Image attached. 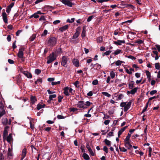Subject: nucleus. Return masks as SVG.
Here are the masks:
<instances>
[{
  "mask_svg": "<svg viewBox=\"0 0 160 160\" xmlns=\"http://www.w3.org/2000/svg\"><path fill=\"white\" fill-rule=\"evenodd\" d=\"M131 101H130L128 102H122L120 104L121 107H124L123 111L124 112H127L130 108L131 105Z\"/></svg>",
  "mask_w": 160,
  "mask_h": 160,
  "instance_id": "1",
  "label": "nucleus"
},
{
  "mask_svg": "<svg viewBox=\"0 0 160 160\" xmlns=\"http://www.w3.org/2000/svg\"><path fill=\"white\" fill-rule=\"evenodd\" d=\"M57 42V39L54 37H51L48 40V43L49 46H53L55 45Z\"/></svg>",
  "mask_w": 160,
  "mask_h": 160,
  "instance_id": "2",
  "label": "nucleus"
},
{
  "mask_svg": "<svg viewBox=\"0 0 160 160\" xmlns=\"http://www.w3.org/2000/svg\"><path fill=\"white\" fill-rule=\"evenodd\" d=\"M56 59V58L54 56V53L52 52L50 54L49 56L47 58V63L49 64L51 63L52 61H54Z\"/></svg>",
  "mask_w": 160,
  "mask_h": 160,
  "instance_id": "3",
  "label": "nucleus"
},
{
  "mask_svg": "<svg viewBox=\"0 0 160 160\" xmlns=\"http://www.w3.org/2000/svg\"><path fill=\"white\" fill-rule=\"evenodd\" d=\"M11 123V119H9L8 121L6 118H3L2 119V123L3 125L6 126L8 124L10 125Z\"/></svg>",
  "mask_w": 160,
  "mask_h": 160,
  "instance_id": "4",
  "label": "nucleus"
},
{
  "mask_svg": "<svg viewBox=\"0 0 160 160\" xmlns=\"http://www.w3.org/2000/svg\"><path fill=\"white\" fill-rule=\"evenodd\" d=\"M24 50V48L23 47H22L19 49L17 55L18 57L19 58L21 59H22L23 58L24 55L23 51Z\"/></svg>",
  "mask_w": 160,
  "mask_h": 160,
  "instance_id": "5",
  "label": "nucleus"
},
{
  "mask_svg": "<svg viewBox=\"0 0 160 160\" xmlns=\"http://www.w3.org/2000/svg\"><path fill=\"white\" fill-rule=\"evenodd\" d=\"M77 107L81 108L84 109L87 108L86 106L85 103L83 101H78V103L76 105Z\"/></svg>",
  "mask_w": 160,
  "mask_h": 160,
  "instance_id": "6",
  "label": "nucleus"
},
{
  "mask_svg": "<svg viewBox=\"0 0 160 160\" xmlns=\"http://www.w3.org/2000/svg\"><path fill=\"white\" fill-rule=\"evenodd\" d=\"M68 61V58L66 56H63L62 58V61L61 62V64L65 67H67L66 65Z\"/></svg>",
  "mask_w": 160,
  "mask_h": 160,
  "instance_id": "7",
  "label": "nucleus"
},
{
  "mask_svg": "<svg viewBox=\"0 0 160 160\" xmlns=\"http://www.w3.org/2000/svg\"><path fill=\"white\" fill-rule=\"evenodd\" d=\"M62 2L63 4L67 5L68 7H71L73 5V3L69 0H62Z\"/></svg>",
  "mask_w": 160,
  "mask_h": 160,
  "instance_id": "8",
  "label": "nucleus"
},
{
  "mask_svg": "<svg viewBox=\"0 0 160 160\" xmlns=\"http://www.w3.org/2000/svg\"><path fill=\"white\" fill-rule=\"evenodd\" d=\"M6 140L8 143H9L11 144L13 140L12 134H10L7 137Z\"/></svg>",
  "mask_w": 160,
  "mask_h": 160,
  "instance_id": "9",
  "label": "nucleus"
},
{
  "mask_svg": "<svg viewBox=\"0 0 160 160\" xmlns=\"http://www.w3.org/2000/svg\"><path fill=\"white\" fill-rule=\"evenodd\" d=\"M125 146L128 149H130L132 147V146L130 142L129 141L124 142Z\"/></svg>",
  "mask_w": 160,
  "mask_h": 160,
  "instance_id": "10",
  "label": "nucleus"
},
{
  "mask_svg": "<svg viewBox=\"0 0 160 160\" xmlns=\"http://www.w3.org/2000/svg\"><path fill=\"white\" fill-rule=\"evenodd\" d=\"M22 72L28 78H32V76L31 74L29 72L23 71Z\"/></svg>",
  "mask_w": 160,
  "mask_h": 160,
  "instance_id": "11",
  "label": "nucleus"
},
{
  "mask_svg": "<svg viewBox=\"0 0 160 160\" xmlns=\"http://www.w3.org/2000/svg\"><path fill=\"white\" fill-rule=\"evenodd\" d=\"M30 100L31 103L34 104L35 102L37 101V100L35 96L31 95Z\"/></svg>",
  "mask_w": 160,
  "mask_h": 160,
  "instance_id": "12",
  "label": "nucleus"
},
{
  "mask_svg": "<svg viewBox=\"0 0 160 160\" xmlns=\"http://www.w3.org/2000/svg\"><path fill=\"white\" fill-rule=\"evenodd\" d=\"M69 87H65L63 88V93L65 95L68 96L70 95V94L69 93Z\"/></svg>",
  "mask_w": 160,
  "mask_h": 160,
  "instance_id": "13",
  "label": "nucleus"
},
{
  "mask_svg": "<svg viewBox=\"0 0 160 160\" xmlns=\"http://www.w3.org/2000/svg\"><path fill=\"white\" fill-rule=\"evenodd\" d=\"M2 16L3 20L5 23H8V19L7 14L5 12H3L2 13Z\"/></svg>",
  "mask_w": 160,
  "mask_h": 160,
  "instance_id": "14",
  "label": "nucleus"
},
{
  "mask_svg": "<svg viewBox=\"0 0 160 160\" xmlns=\"http://www.w3.org/2000/svg\"><path fill=\"white\" fill-rule=\"evenodd\" d=\"M125 43V41L123 40H118L114 42V44L117 45H122V43Z\"/></svg>",
  "mask_w": 160,
  "mask_h": 160,
  "instance_id": "15",
  "label": "nucleus"
},
{
  "mask_svg": "<svg viewBox=\"0 0 160 160\" xmlns=\"http://www.w3.org/2000/svg\"><path fill=\"white\" fill-rule=\"evenodd\" d=\"M14 4V2H12L7 7L6 11L7 13H9L10 12L11 8L13 7Z\"/></svg>",
  "mask_w": 160,
  "mask_h": 160,
  "instance_id": "16",
  "label": "nucleus"
},
{
  "mask_svg": "<svg viewBox=\"0 0 160 160\" xmlns=\"http://www.w3.org/2000/svg\"><path fill=\"white\" fill-rule=\"evenodd\" d=\"M68 28V26L67 25H65L59 29V30L61 32H63L66 30Z\"/></svg>",
  "mask_w": 160,
  "mask_h": 160,
  "instance_id": "17",
  "label": "nucleus"
},
{
  "mask_svg": "<svg viewBox=\"0 0 160 160\" xmlns=\"http://www.w3.org/2000/svg\"><path fill=\"white\" fill-rule=\"evenodd\" d=\"M72 62L73 65L76 67H78L79 66V63L78 60L77 59H74L73 60Z\"/></svg>",
  "mask_w": 160,
  "mask_h": 160,
  "instance_id": "18",
  "label": "nucleus"
},
{
  "mask_svg": "<svg viewBox=\"0 0 160 160\" xmlns=\"http://www.w3.org/2000/svg\"><path fill=\"white\" fill-rule=\"evenodd\" d=\"M56 97L57 95L55 94L50 95L49 96V100L48 101V103H49L51 101L53 100V98H56Z\"/></svg>",
  "mask_w": 160,
  "mask_h": 160,
  "instance_id": "19",
  "label": "nucleus"
},
{
  "mask_svg": "<svg viewBox=\"0 0 160 160\" xmlns=\"http://www.w3.org/2000/svg\"><path fill=\"white\" fill-rule=\"evenodd\" d=\"M26 154V149H23L22 150V158L21 160H23V158H25Z\"/></svg>",
  "mask_w": 160,
  "mask_h": 160,
  "instance_id": "20",
  "label": "nucleus"
},
{
  "mask_svg": "<svg viewBox=\"0 0 160 160\" xmlns=\"http://www.w3.org/2000/svg\"><path fill=\"white\" fill-rule=\"evenodd\" d=\"M45 107V104H43L41 105L40 103L38 104L37 105V108L38 110H39L40 109L44 108Z\"/></svg>",
  "mask_w": 160,
  "mask_h": 160,
  "instance_id": "21",
  "label": "nucleus"
},
{
  "mask_svg": "<svg viewBox=\"0 0 160 160\" xmlns=\"http://www.w3.org/2000/svg\"><path fill=\"white\" fill-rule=\"evenodd\" d=\"M5 112L4 109H1L0 110V118L5 114Z\"/></svg>",
  "mask_w": 160,
  "mask_h": 160,
  "instance_id": "22",
  "label": "nucleus"
},
{
  "mask_svg": "<svg viewBox=\"0 0 160 160\" xmlns=\"http://www.w3.org/2000/svg\"><path fill=\"white\" fill-rule=\"evenodd\" d=\"M82 157H83V158L86 160H89L90 159L89 156L85 153H83Z\"/></svg>",
  "mask_w": 160,
  "mask_h": 160,
  "instance_id": "23",
  "label": "nucleus"
},
{
  "mask_svg": "<svg viewBox=\"0 0 160 160\" xmlns=\"http://www.w3.org/2000/svg\"><path fill=\"white\" fill-rule=\"evenodd\" d=\"M8 130H4L3 133V140H5L6 139V137L8 134Z\"/></svg>",
  "mask_w": 160,
  "mask_h": 160,
  "instance_id": "24",
  "label": "nucleus"
},
{
  "mask_svg": "<svg viewBox=\"0 0 160 160\" xmlns=\"http://www.w3.org/2000/svg\"><path fill=\"white\" fill-rule=\"evenodd\" d=\"M145 72L148 80L149 81H150L151 79V76L150 72L148 71H146Z\"/></svg>",
  "mask_w": 160,
  "mask_h": 160,
  "instance_id": "25",
  "label": "nucleus"
},
{
  "mask_svg": "<svg viewBox=\"0 0 160 160\" xmlns=\"http://www.w3.org/2000/svg\"><path fill=\"white\" fill-rule=\"evenodd\" d=\"M134 84V81H132L130 82L128 85L129 88L130 89H132L133 87V85Z\"/></svg>",
  "mask_w": 160,
  "mask_h": 160,
  "instance_id": "26",
  "label": "nucleus"
},
{
  "mask_svg": "<svg viewBox=\"0 0 160 160\" xmlns=\"http://www.w3.org/2000/svg\"><path fill=\"white\" fill-rule=\"evenodd\" d=\"M79 35V32L78 31L76 32L74 34L73 36L72 39H76L77 38Z\"/></svg>",
  "mask_w": 160,
  "mask_h": 160,
  "instance_id": "27",
  "label": "nucleus"
},
{
  "mask_svg": "<svg viewBox=\"0 0 160 160\" xmlns=\"http://www.w3.org/2000/svg\"><path fill=\"white\" fill-rule=\"evenodd\" d=\"M138 88H135L133 89H132L131 91V93L132 94H134L136 92H137Z\"/></svg>",
  "mask_w": 160,
  "mask_h": 160,
  "instance_id": "28",
  "label": "nucleus"
},
{
  "mask_svg": "<svg viewBox=\"0 0 160 160\" xmlns=\"http://www.w3.org/2000/svg\"><path fill=\"white\" fill-rule=\"evenodd\" d=\"M131 134L128 133V135L127 136L126 138L124 140V142L129 141L130 139V138L131 137Z\"/></svg>",
  "mask_w": 160,
  "mask_h": 160,
  "instance_id": "29",
  "label": "nucleus"
},
{
  "mask_svg": "<svg viewBox=\"0 0 160 160\" xmlns=\"http://www.w3.org/2000/svg\"><path fill=\"white\" fill-rule=\"evenodd\" d=\"M103 37H99L97 39V42L98 43L101 42L103 41Z\"/></svg>",
  "mask_w": 160,
  "mask_h": 160,
  "instance_id": "30",
  "label": "nucleus"
},
{
  "mask_svg": "<svg viewBox=\"0 0 160 160\" xmlns=\"http://www.w3.org/2000/svg\"><path fill=\"white\" fill-rule=\"evenodd\" d=\"M104 142H105V144L107 145L108 146H110L111 143V142L110 141L108 140L107 139H106L104 140Z\"/></svg>",
  "mask_w": 160,
  "mask_h": 160,
  "instance_id": "31",
  "label": "nucleus"
},
{
  "mask_svg": "<svg viewBox=\"0 0 160 160\" xmlns=\"http://www.w3.org/2000/svg\"><path fill=\"white\" fill-rule=\"evenodd\" d=\"M102 95L108 97H109L111 96L110 94L106 92H102Z\"/></svg>",
  "mask_w": 160,
  "mask_h": 160,
  "instance_id": "32",
  "label": "nucleus"
},
{
  "mask_svg": "<svg viewBox=\"0 0 160 160\" xmlns=\"http://www.w3.org/2000/svg\"><path fill=\"white\" fill-rule=\"evenodd\" d=\"M123 62L120 60H118L115 62L116 66H120Z\"/></svg>",
  "mask_w": 160,
  "mask_h": 160,
  "instance_id": "33",
  "label": "nucleus"
},
{
  "mask_svg": "<svg viewBox=\"0 0 160 160\" xmlns=\"http://www.w3.org/2000/svg\"><path fill=\"white\" fill-rule=\"evenodd\" d=\"M115 74L113 71H112L110 73V75L112 78H113L115 76Z\"/></svg>",
  "mask_w": 160,
  "mask_h": 160,
  "instance_id": "34",
  "label": "nucleus"
},
{
  "mask_svg": "<svg viewBox=\"0 0 160 160\" xmlns=\"http://www.w3.org/2000/svg\"><path fill=\"white\" fill-rule=\"evenodd\" d=\"M42 82V80L41 79L39 78L35 82V84H40Z\"/></svg>",
  "mask_w": 160,
  "mask_h": 160,
  "instance_id": "35",
  "label": "nucleus"
},
{
  "mask_svg": "<svg viewBox=\"0 0 160 160\" xmlns=\"http://www.w3.org/2000/svg\"><path fill=\"white\" fill-rule=\"evenodd\" d=\"M75 18H72L71 19V20H70L69 19H68L67 20V22L69 23H72L74 21Z\"/></svg>",
  "mask_w": 160,
  "mask_h": 160,
  "instance_id": "36",
  "label": "nucleus"
},
{
  "mask_svg": "<svg viewBox=\"0 0 160 160\" xmlns=\"http://www.w3.org/2000/svg\"><path fill=\"white\" fill-rule=\"evenodd\" d=\"M60 83V81H59L58 82H52L51 83V84L52 86H54L57 84H59Z\"/></svg>",
  "mask_w": 160,
  "mask_h": 160,
  "instance_id": "37",
  "label": "nucleus"
},
{
  "mask_svg": "<svg viewBox=\"0 0 160 160\" xmlns=\"http://www.w3.org/2000/svg\"><path fill=\"white\" fill-rule=\"evenodd\" d=\"M41 72V70L38 69H36L35 71V74L37 75L39 74Z\"/></svg>",
  "mask_w": 160,
  "mask_h": 160,
  "instance_id": "38",
  "label": "nucleus"
},
{
  "mask_svg": "<svg viewBox=\"0 0 160 160\" xmlns=\"http://www.w3.org/2000/svg\"><path fill=\"white\" fill-rule=\"evenodd\" d=\"M121 51V50L118 49L115 51L114 54L115 55H117L118 54L120 53Z\"/></svg>",
  "mask_w": 160,
  "mask_h": 160,
  "instance_id": "39",
  "label": "nucleus"
},
{
  "mask_svg": "<svg viewBox=\"0 0 160 160\" xmlns=\"http://www.w3.org/2000/svg\"><path fill=\"white\" fill-rule=\"evenodd\" d=\"M111 52V51L110 50L107 51L103 54V55H108Z\"/></svg>",
  "mask_w": 160,
  "mask_h": 160,
  "instance_id": "40",
  "label": "nucleus"
},
{
  "mask_svg": "<svg viewBox=\"0 0 160 160\" xmlns=\"http://www.w3.org/2000/svg\"><path fill=\"white\" fill-rule=\"evenodd\" d=\"M155 68L157 69H160V66L158 62L156 63L155 64Z\"/></svg>",
  "mask_w": 160,
  "mask_h": 160,
  "instance_id": "41",
  "label": "nucleus"
},
{
  "mask_svg": "<svg viewBox=\"0 0 160 160\" xmlns=\"http://www.w3.org/2000/svg\"><path fill=\"white\" fill-rule=\"evenodd\" d=\"M39 16L37 13H34L31 16V17H33L34 18H37L39 17Z\"/></svg>",
  "mask_w": 160,
  "mask_h": 160,
  "instance_id": "42",
  "label": "nucleus"
},
{
  "mask_svg": "<svg viewBox=\"0 0 160 160\" xmlns=\"http://www.w3.org/2000/svg\"><path fill=\"white\" fill-rule=\"evenodd\" d=\"M98 83V81L97 79L94 80L92 82V84L94 85H96Z\"/></svg>",
  "mask_w": 160,
  "mask_h": 160,
  "instance_id": "43",
  "label": "nucleus"
},
{
  "mask_svg": "<svg viewBox=\"0 0 160 160\" xmlns=\"http://www.w3.org/2000/svg\"><path fill=\"white\" fill-rule=\"evenodd\" d=\"M119 148L120 151L121 152H126L127 150V149L125 148L124 147H119Z\"/></svg>",
  "mask_w": 160,
  "mask_h": 160,
  "instance_id": "44",
  "label": "nucleus"
},
{
  "mask_svg": "<svg viewBox=\"0 0 160 160\" xmlns=\"http://www.w3.org/2000/svg\"><path fill=\"white\" fill-rule=\"evenodd\" d=\"M36 36L35 34H33L30 38L31 41H33L36 38Z\"/></svg>",
  "mask_w": 160,
  "mask_h": 160,
  "instance_id": "45",
  "label": "nucleus"
},
{
  "mask_svg": "<svg viewBox=\"0 0 160 160\" xmlns=\"http://www.w3.org/2000/svg\"><path fill=\"white\" fill-rule=\"evenodd\" d=\"M88 151L89 152H90L91 155H92V156H94V155H95L94 153L93 152L92 150V149H91V148H89V149L88 150Z\"/></svg>",
  "mask_w": 160,
  "mask_h": 160,
  "instance_id": "46",
  "label": "nucleus"
},
{
  "mask_svg": "<svg viewBox=\"0 0 160 160\" xmlns=\"http://www.w3.org/2000/svg\"><path fill=\"white\" fill-rule=\"evenodd\" d=\"M57 118L59 119H63L65 118L63 116L60 115H58L57 116Z\"/></svg>",
  "mask_w": 160,
  "mask_h": 160,
  "instance_id": "47",
  "label": "nucleus"
},
{
  "mask_svg": "<svg viewBox=\"0 0 160 160\" xmlns=\"http://www.w3.org/2000/svg\"><path fill=\"white\" fill-rule=\"evenodd\" d=\"M94 18V16H89L87 20V22H90L91 20L92 19V18Z\"/></svg>",
  "mask_w": 160,
  "mask_h": 160,
  "instance_id": "48",
  "label": "nucleus"
},
{
  "mask_svg": "<svg viewBox=\"0 0 160 160\" xmlns=\"http://www.w3.org/2000/svg\"><path fill=\"white\" fill-rule=\"evenodd\" d=\"M48 33V31L46 30H45L44 31L43 33L42 34V36H46Z\"/></svg>",
  "mask_w": 160,
  "mask_h": 160,
  "instance_id": "49",
  "label": "nucleus"
},
{
  "mask_svg": "<svg viewBox=\"0 0 160 160\" xmlns=\"http://www.w3.org/2000/svg\"><path fill=\"white\" fill-rule=\"evenodd\" d=\"M103 150L106 153H108V148L106 146H104L103 148Z\"/></svg>",
  "mask_w": 160,
  "mask_h": 160,
  "instance_id": "50",
  "label": "nucleus"
},
{
  "mask_svg": "<svg viewBox=\"0 0 160 160\" xmlns=\"http://www.w3.org/2000/svg\"><path fill=\"white\" fill-rule=\"evenodd\" d=\"M123 132L124 131H122V130L121 129L118 132V136L119 137L122 134V132Z\"/></svg>",
  "mask_w": 160,
  "mask_h": 160,
  "instance_id": "51",
  "label": "nucleus"
},
{
  "mask_svg": "<svg viewBox=\"0 0 160 160\" xmlns=\"http://www.w3.org/2000/svg\"><path fill=\"white\" fill-rule=\"evenodd\" d=\"M0 108L1 109H4V106L3 103L1 102H0Z\"/></svg>",
  "mask_w": 160,
  "mask_h": 160,
  "instance_id": "52",
  "label": "nucleus"
},
{
  "mask_svg": "<svg viewBox=\"0 0 160 160\" xmlns=\"http://www.w3.org/2000/svg\"><path fill=\"white\" fill-rule=\"evenodd\" d=\"M92 104V103L90 102L89 101H87L85 104L86 105V106L87 107V106L88 107L90 106Z\"/></svg>",
  "mask_w": 160,
  "mask_h": 160,
  "instance_id": "53",
  "label": "nucleus"
},
{
  "mask_svg": "<svg viewBox=\"0 0 160 160\" xmlns=\"http://www.w3.org/2000/svg\"><path fill=\"white\" fill-rule=\"evenodd\" d=\"M157 92V91L156 90H152L150 92V94L151 95H153L155 94V93H156Z\"/></svg>",
  "mask_w": 160,
  "mask_h": 160,
  "instance_id": "54",
  "label": "nucleus"
},
{
  "mask_svg": "<svg viewBox=\"0 0 160 160\" xmlns=\"http://www.w3.org/2000/svg\"><path fill=\"white\" fill-rule=\"evenodd\" d=\"M39 20L40 21H45V19L44 16H42L40 18Z\"/></svg>",
  "mask_w": 160,
  "mask_h": 160,
  "instance_id": "55",
  "label": "nucleus"
},
{
  "mask_svg": "<svg viewBox=\"0 0 160 160\" xmlns=\"http://www.w3.org/2000/svg\"><path fill=\"white\" fill-rule=\"evenodd\" d=\"M60 22V21L59 20H56L53 22V24L56 25L57 24L59 23Z\"/></svg>",
  "mask_w": 160,
  "mask_h": 160,
  "instance_id": "56",
  "label": "nucleus"
},
{
  "mask_svg": "<svg viewBox=\"0 0 160 160\" xmlns=\"http://www.w3.org/2000/svg\"><path fill=\"white\" fill-rule=\"evenodd\" d=\"M4 159V157L2 153H0V160H3Z\"/></svg>",
  "mask_w": 160,
  "mask_h": 160,
  "instance_id": "57",
  "label": "nucleus"
},
{
  "mask_svg": "<svg viewBox=\"0 0 160 160\" xmlns=\"http://www.w3.org/2000/svg\"><path fill=\"white\" fill-rule=\"evenodd\" d=\"M63 97L61 96H59L58 97V102H61L62 101V99L63 98Z\"/></svg>",
  "mask_w": 160,
  "mask_h": 160,
  "instance_id": "58",
  "label": "nucleus"
},
{
  "mask_svg": "<svg viewBox=\"0 0 160 160\" xmlns=\"http://www.w3.org/2000/svg\"><path fill=\"white\" fill-rule=\"evenodd\" d=\"M54 80V78H50L48 79V81L49 82H52Z\"/></svg>",
  "mask_w": 160,
  "mask_h": 160,
  "instance_id": "59",
  "label": "nucleus"
},
{
  "mask_svg": "<svg viewBox=\"0 0 160 160\" xmlns=\"http://www.w3.org/2000/svg\"><path fill=\"white\" fill-rule=\"evenodd\" d=\"M158 98V97H157V96H154L153 97H151L149 98L148 101V102H149L150 101L152 100L153 99H155V98Z\"/></svg>",
  "mask_w": 160,
  "mask_h": 160,
  "instance_id": "60",
  "label": "nucleus"
},
{
  "mask_svg": "<svg viewBox=\"0 0 160 160\" xmlns=\"http://www.w3.org/2000/svg\"><path fill=\"white\" fill-rule=\"evenodd\" d=\"M8 62L10 64H12L14 63V61L11 59H8Z\"/></svg>",
  "mask_w": 160,
  "mask_h": 160,
  "instance_id": "61",
  "label": "nucleus"
},
{
  "mask_svg": "<svg viewBox=\"0 0 160 160\" xmlns=\"http://www.w3.org/2000/svg\"><path fill=\"white\" fill-rule=\"evenodd\" d=\"M155 46L158 52H160V45L157 44Z\"/></svg>",
  "mask_w": 160,
  "mask_h": 160,
  "instance_id": "62",
  "label": "nucleus"
},
{
  "mask_svg": "<svg viewBox=\"0 0 160 160\" xmlns=\"http://www.w3.org/2000/svg\"><path fill=\"white\" fill-rule=\"evenodd\" d=\"M22 32V30H18L16 33V35L17 36H18L20 33Z\"/></svg>",
  "mask_w": 160,
  "mask_h": 160,
  "instance_id": "63",
  "label": "nucleus"
},
{
  "mask_svg": "<svg viewBox=\"0 0 160 160\" xmlns=\"http://www.w3.org/2000/svg\"><path fill=\"white\" fill-rule=\"evenodd\" d=\"M143 42V41L142 40H137V41H136L135 42L136 43H137L139 44H141V43H142Z\"/></svg>",
  "mask_w": 160,
  "mask_h": 160,
  "instance_id": "64",
  "label": "nucleus"
}]
</instances>
